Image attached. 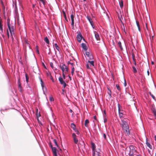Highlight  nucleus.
Masks as SVG:
<instances>
[{
    "label": "nucleus",
    "instance_id": "nucleus-1",
    "mask_svg": "<svg viewBox=\"0 0 156 156\" xmlns=\"http://www.w3.org/2000/svg\"><path fill=\"white\" fill-rule=\"evenodd\" d=\"M7 24L8 27V29H7V34L8 37H9V31L11 36L12 41L14 40L13 35H14L15 29V22H14L10 21L9 19L7 20Z\"/></svg>",
    "mask_w": 156,
    "mask_h": 156
},
{
    "label": "nucleus",
    "instance_id": "nucleus-2",
    "mask_svg": "<svg viewBox=\"0 0 156 156\" xmlns=\"http://www.w3.org/2000/svg\"><path fill=\"white\" fill-rule=\"evenodd\" d=\"M122 128L124 130L127 134H129V127L127 122L124 120H122Z\"/></svg>",
    "mask_w": 156,
    "mask_h": 156
},
{
    "label": "nucleus",
    "instance_id": "nucleus-3",
    "mask_svg": "<svg viewBox=\"0 0 156 156\" xmlns=\"http://www.w3.org/2000/svg\"><path fill=\"white\" fill-rule=\"evenodd\" d=\"M60 67L62 73H67L68 72V68L65 64H63L62 66H61Z\"/></svg>",
    "mask_w": 156,
    "mask_h": 156
},
{
    "label": "nucleus",
    "instance_id": "nucleus-4",
    "mask_svg": "<svg viewBox=\"0 0 156 156\" xmlns=\"http://www.w3.org/2000/svg\"><path fill=\"white\" fill-rule=\"evenodd\" d=\"M129 148L130 151L129 154H131L133 153V154L134 155L135 153L136 152V150H135L134 147L132 145H131L129 146Z\"/></svg>",
    "mask_w": 156,
    "mask_h": 156
},
{
    "label": "nucleus",
    "instance_id": "nucleus-5",
    "mask_svg": "<svg viewBox=\"0 0 156 156\" xmlns=\"http://www.w3.org/2000/svg\"><path fill=\"white\" fill-rule=\"evenodd\" d=\"M58 80L59 81L60 83L61 84L63 85L64 87H65L66 86V84L65 81L63 80L62 78L61 77V76H60L59 77Z\"/></svg>",
    "mask_w": 156,
    "mask_h": 156
},
{
    "label": "nucleus",
    "instance_id": "nucleus-6",
    "mask_svg": "<svg viewBox=\"0 0 156 156\" xmlns=\"http://www.w3.org/2000/svg\"><path fill=\"white\" fill-rule=\"evenodd\" d=\"M72 135L74 143L77 144L78 142V140L76 138V136L75 133H73Z\"/></svg>",
    "mask_w": 156,
    "mask_h": 156
},
{
    "label": "nucleus",
    "instance_id": "nucleus-7",
    "mask_svg": "<svg viewBox=\"0 0 156 156\" xmlns=\"http://www.w3.org/2000/svg\"><path fill=\"white\" fill-rule=\"evenodd\" d=\"M86 55L89 58V59L92 60L93 59V56L91 54L88 52H86Z\"/></svg>",
    "mask_w": 156,
    "mask_h": 156
},
{
    "label": "nucleus",
    "instance_id": "nucleus-8",
    "mask_svg": "<svg viewBox=\"0 0 156 156\" xmlns=\"http://www.w3.org/2000/svg\"><path fill=\"white\" fill-rule=\"evenodd\" d=\"M52 150L54 156H58L56 148L55 147H52Z\"/></svg>",
    "mask_w": 156,
    "mask_h": 156
},
{
    "label": "nucleus",
    "instance_id": "nucleus-9",
    "mask_svg": "<svg viewBox=\"0 0 156 156\" xmlns=\"http://www.w3.org/2000/svg\"><path fill=\"white\" fill-rule=\"evenodd\" d=\"M77 38L78 41L80 42L81 41L82 38H83V37L82 35L80 33L77 35Z\"/></svg>",
    "mask_w": 156,
    "mask_h": 156
},
{
    "label": "nucleus",
    "instance_id": "nucleus-10",
    "mask_svg": "<svg viewBox=\"0 0 156 156\" xmlns=\"http://www.w3.org/2000/svg\"><path fill=\"white\" fill-rule=\"evenodd\" d=\"M94 34L96 40L99 41L100 40V38L99 34L95 31H94Z\"/></svg>",
    "mask_w": 156,
    "mask_h": 156
},
{
    "label": "nucleus",
    "instance_id": "nucleus-11",
    "mask_svg": "<svg viewBox=\"0 0 156 156\" xmlns=\"http://www.w3.org/2000/svg\"><path fill=\"white\" fill-rule=\"evenodd\" d=\"M93 156H100V153L99 151H93Z\"/></svg>",
    "mask_w": 156,
    "mask_h": 156
},
{
    "label": "nucleus",
    "instance_id": "nucleus-12",
    "mask_svg": "<svg viewBox=\"0 0 156 156\" xmlns=\"http://www.w3.org/2000/svg\"><path fill=\"white\" fill-rule=\"evenodd\" d=\"M145 31L146 35H147V36L151 37V35L148 29H147V30H146V29L145 28Z\"/></svg>",
    "mask_w": 156,
    "mask_h": 156
},
{
    "label": "nucleus",
    "instance_id": "nucleus-13",
    "mask_svg": "<svg viewBox=\"0 0 156 156\" xmlns=\"http://www.w3.org/2000/svg\"><path fill=\"white\" fill-rule=\"evenodd\" d=\"M71 127L76 132V125L73 123H71Z\"/></svg>",
    "mask_w": 156,
    "mask_h": 156
},
{
    "label": "nucleus",
    "instance_id": "nucleus-14",
    "mask_svg": "<svg viewBox=\"0 0 156 156\" xmlns=\"http://www.w3.org/2000/svg\"><path fill=\"white\" fill-rule=\"evenodd\" d=\"M41 87H42V89L44 93V94H45V92H44V84L43 82L42 81L41 79ZM44 88H45V89H46V88L45 87H44Z\"/></svg>",
    "mask_w": 156,
    "mask_h": 156
},
{
    "label": "nucleus",
    "instance_id": "nucleus-15",
    "mask_svg": "<svg viewBox=\"0 0 156 156\" xmlns=\"http://www.w3.org/2000/svg\"><path fill=\"white\" fill-rule=\"evenodd\" d=\"M89 123V121L88 119H86L85 121V126L87 127H88V124Z\"/></svg>",
    "mask_w": 156,
    "mask_h": 156
},
{
    "label": "nucleus",
    "instance_id": "nucleus-16",
    "mask_svg": "<svg viewBox=\"0 0 156 156\" xmlns=\"http://www.w3.org/2000/svg\"><path fill=\"white\" fill-rule=\"evenodd\" d=\"M87 62H88V63H90V64L91 65V66L93 67L94 66V61L88 60Z\"/></svg>",
    "mask_w": 156,
    "mask_h": 156
},
{
    "label": "nucleus",
    "instance_id": "nucleus-17",
    "mask_svg": "<svg viewBox=\"0 0 156 156\" xmlns=\"http://www.w3.org/2000/svg\"><path fill=\"white\" fill-rule=\"evenodd\" d=\"M82 47L83 49L85 50H87V47L86 46V44L85 43H82L81 44Z\"/></svg>",
    "mask_w": 156,
    "mask_h": 156
},
{
    "label": "nucleus",
    "instance_id": "nucleus-18",
    "mask_svg": "<svg viewBox=\"0 0 156 156\" xmlns=\"http://www.w3.org/2000/svg\"><path fill=\"white\" fill-rule=\"evenodd\" d=\"M91 147L92 148L93 151H95V149L96 147H95V145L93 143H92L91 144Z\"/></svg>",
    "mask_w": 156,
    "mask_h": 156
},
{
    "label": "nucleus",
    "instance_id": "nucleus-19",
    "mask_svg": "<svg viewBox=\"0 0 156 156\" xmlns=\"http://www.w3.org/2000/svg\"><path fill=\"white\" fill-rule=\"evenodd\" d=\"M87 18L90 23H91L93 22V21L91 18V17L90 16H87Z\"/></svg>",
    "mask_w": 156,
    "mask_h": 156
},
{
    "label": "nucleus",
    "instance_id": "nucleus-20",
    "mask_svg": "<svg viewBox=\"0 0 156 156\" xmlns=\"http://www.w3.org/2000/svg\"><path fill=\"white\" fill-rule=\"evenodd\" d=\"M44 41L46 42V43L48 44H49V41L48 38L47 37H46L44 39Z\"/></svg>",
    "mask_w": 156,
    "mask_h": 156
},
{
    "label": "nucleus",
    "instance_id": "nucleus-21",
    "mask_svg": "<svg viewBox=\"0 0 156 156\" xmlns=\"http://www.w3.org/2000/svg\"><path fill=\"white\" fill-rule=\"evenodd\" d=\"M136 25H137V27L138 28V30L139 31H140V26L139 22L137 21H136Z\"/></svg>",
    "mask_w": 156,
    "mask_h": 156
},
{
    "label": "nucleus",
    "instance_id": "nucleus-22",
    "mask_svg": "<svg viewBox=\"0 0 156 156\" xmlns=\"http://www.w3.org/2000/svg\"><path fill=\"white\" fill-rule=\"evenodd\" d=\"M118 44L121 50H123V48L122 46L121 42L120 41H119L118 42Z\"/></svg>",
    "mask_w": 156,
    "mask_h": 156
},
{
    "label": "nucleus",
    "instance_id": "nucleus-23",
    "mask_svg": "<svg viewBox=\"0 0 156 156\" xmlns=\"http://www.w3.org/2000/svg\"><path fill=\"white\" fill-rule=\"evenodd\" d=\"M54 45H55V46L56 48V49L59 51V47L58 46V45H57V43H55V44H54Z\"/></svg>",
    "mask_w": 156,
    "mask_h": 156
},
{
    "label": "nucleus",
    "instance_id": "nucleus-24",
    "mask_svg": "<svg viewBox=\"0 0 156 156\" xmlns=\"http://www.w3.org/2000/svg\"><path fill=\"white\" fill-rule=\"evenodd\" d=\"M153 113L155 117V119H156V110L154 108L153 110Z\"/></svg>",
    "mask_w": 156,
    "mask_h": 156
},
{
    "label": "nucleus",
    "instance_id": "nucleus-25",
    "mask_svg": "<svg viewBox=\"0 0 156 156\" xmlns=\"http://www.w3.org/2000/svg\"><path fill=\"white\" fill-rule=\"evenodd\" d=\"M19 89L20 91V92H22V90H23L22 88L21 87V84L20 83H19Z\"/></svg>",
    "mask_w": 156,
    "mask_h": 156
},
{
    "label": "nucleus",
    "instance_id": "nucleus-26",
    "mask_svg": "<svg viewBox=\"0 0 156 156\" xmlns=\"http://www.w3.org/2000/svg\"><path fill=\"white\" fill-rule=\"evenodd\" d=\"M119 116L120 118H121L122 117V112H120L119 108Z\"/></svg>",
    "mask_w": 156,
    "mask_h": 156
},
{
    "label": "nucleus",
    "instance_id": "nucleus-27",
    "mask_svg": "<svg viewBox=\"0 0 156 156\" xmlns=\"http://www.w3.org/2000/svg\"><path fill=\"white\" fill-rule=\"evenodd\" d=\"M144 22H145V27H144V29H145V28L146 29V30H147V29H148V27H147V21L146 22L145 21V20L144 19Z\"/></svg>",
    "mask_w": 156,
    "mask_h": 156
},
{
    "label": "nucleus",
    "instance_id": "nucleus-28",
    "mask_svg": "<svg viewBox=\"0 0 156 156\" xmlns=\"http://www.w3.org/2000/svg\"><path fill=\"white\" fill-rule=\"evenodd\" d=\"M146 144L151 149L152 148V146L151 145H150V143H148L147 142V141H146Z\"/></svg>",
    "mask_w": 156,
    "mask_h": 156
},
{
    "label": "nucleus",
    "instance_id": "nucleus-29",
    "mask_svg": "<svg viewBox=\"0 0 156 156\" xmlns=\"http://www.w3.org/2000/svg\"><path fill=\"white\" fill-rule=\"evenodd\" d=\"M53 142L55 144V145H56L57 147H58V146L57 144L56 140V139H54Z\"/></svg>",
    "mask_w": 156,
    "mask_h": 156
},
{
    "label": "nucleus",
    "instance_id": "nucleus-30",
    "mask_svg": "<svg viewBox=\"0 0 156 156\" xmlns=\"http://www.w3.org/2000/svg\"><path fill=\"white\" fill-rule=\"evenodd\" d=\"M26 77V80L27 83L28 81L29 77L27 74H26L25 75Z\"/></svg>",
    "mask_w": 156,
    "mask_h": 156
},
{
    "label": "nucleus",
    "instance_id": "nucleus-31",
    "mask_svg": "<svg viewBox=\"0 0 156 156\" xmlns=\"http://www.w3.org/2000/svg\"><path fill=\"white\" fill-rule=\"evenodd\" d=\"M75 70V68L74 67H72V70L71 72V74L72 75H73L74 74V72Z\"/></svg>",
    "mask_w": 156,
    "mask_h": 156
},
{
    "label": "nucleus",
    "instance_id": "nucleus-32",
    "mask_svg": "<svg viewBox=\"0 0 156 156\" xmlns=\"http://www.w3.org/2000/svg\"><path fill=\"white\" fill-rule=\"evenodd\" d=\"M133 72L135 73H136L137 72V71L135 67L134 66L133 67Z\"/></svg>",
    "mask_w": 156,
    "mask_h": 156
},
{
    "label": "nucleus",
    "instance_id": "nucleus-33",
    "mask_svg": "<svg viewBox=\"0 0 156 156\" xmlns=\"http://www.w3.org/2000/svg\"><path fill=\"white\" fill-rule=\"evenodd\" d=\"M119 5L121 8H122L123 6V3L122 1L119 2Z\"/></svg>",
    "mask_w": 156,
    "mask_h": 156
},
{
    "label": "nucleus",
    "instance_id": "nucleus-34",
    "mask_svg": "<svg viewBox=\"0 0 156 156\" xmlns=\"http://www.w3.org/2000/svg\"><path fill=\"white\" fill-rule=\"evenodd\" d=\"M49 100L50 101H54V99L51 96L50 97Z\"/></svg>",
    "mask_w": 156,
    "mask_h": 156
},
{
    "label": "nucleus",
    "instance_id": "nucleus-35",
    "mask_svg": "<svg viewBox=\"0 0 156 156\" xmlns=\"http://www.w3.org/2000/svg\"><path fill=\"white\" fill-rule=\"evenodd\" d=\"M14 11L15 12L16 14H17L18 13V10L17 7H16L15 8H14Z\"/></svg>",
    "mask_w": 156,
    "mask_h": 156
},
{
    "label": "nucleus",
    "instance_id": "nucleus-36",
    "mask_svg": "<svg viewBox=\"0 0 156 156\" xmlns=\"http://www.w3.org/2000/svg\"><path fill=\"white\" fill-rule=\"evenodd\" d=\"M102 134L103 137L104 138V139L105 140H106L107 139V138H106V135L105 134V133H102Z\"/></svg>",
    "mask_w": 156,
    "mask_h": 156
},
{
    "label": "nucleus",
    "instance_id": "nucleus-37",
    "mask_svg": "<svg viewBox=\"0 0 156 156\" xmlns=\"http://www.w3.org/2000/svg\"><path fill=\"white\" fill-rule=\"evenodd\" d=\"M116 87L118 90H121V89L118 84L116 85Z\"/></svg>",
    "mask_w": 156,
    "mask_h": 156
},
{
    "label": "nucleus",
    "instance_id": "nucleus-38",
    "mask_svg": "<svg viewBox=\"0 0 156 156\" xmlns=\"http://www.w3.org/2000/svg\"><path fill=\"white\" fill-rule=\"evenodd\" d=\"M66 73H62V75L63 78L64 79H66L65 74H66Z\"/></svg>",
    "mask_w": 156,
    "mask_h": 156
},
{
    "label": "nucleus",
    "instance_id": "nucleus-39",
    "mask_svg": "<svg viewBox=\"0 0 156 156\" xmlns=\"http://www.w3.org/2000/svg\"><path fill=\"white\" fill-rule=\"evenodd\" d=\"M46 74L48 76H50L51 77V76L50 73L49 72H47Z\"/></svg>",
    "mask_w": 156,
    "mask_h": 156
},
{
    "label": "nucleus",
    "instance_id": "nucleus-40",
    "mask_svg": "<svg viewBox=\"0 0 156 156\" xmlns=\"http://www.w3.org/2000/svg\"><path fill=\"white\" fill-rule=\"evenodd\" d=\"M70 17L71 18V20H74V16L73 15H72V14L71 15Z\"/></svg>",
    "mask_w": 156,
    "mask_h": 156
},
{
    "label": "nucleus",
    "instance_id": "nucleus-41",
    "mask_svg": "<svg viewBox=\"0 0 156 156\" xmlns=\"http://www.w3.org/2000/svg\"><path fill=\"white\" fill-rule=\"evenodd\" d=\"M132 58H133V61H135V59L134 58V57H135L133 53H132Z\"/></svg>",
    "mask_w": 156,
    "mask_h": 156
},
{
    "label": "nucleus",
    "instance_id": "nucleus-42",
    "mask_svg": "<svg viewBox=\"0 0 156 156\" xmlns=\"http://www.w3.org/2000/svg\"><path fill=\"white\" fill-rule=\"evenodd\" d=\"M50 64V66L51 67L52 69H54V66H53V63L52 62H51Z\"/></svg>",
    "mask_w": 156,
    "mask_h": 156
},
{
    "label": "nucleus",
    "instance_id": "nucleus-43",
    "mask_svg": "<svg viewBox=\"0 0 156 156\" xmlns=\"http://www.w3.org/2000/svg\"><path fill=\"white\" fill-rule=\"evenodd\" d=\"M41 1L42 3L44 5L45 4V0H40Z\"/></svg>",
    "mask_w": 156,
    "mask_h": 156
},
{
    "label": "nucleus",
    "instance_id": "nucleus-44",
    "mask_svg": "<svg viewBox=\"0 0 156 156\" xmlns=\"http://www.w3.org/2000/svg\"><path fill=\"white\" fill-rule=\"evenodd\" d=\"M90 24L91 26L92 27V28L93 29H94V23H93V22L92 23H91Z\"/></svg>",
    "mask_w": 156,
    "mask_h": 156
},
{
    "label": "nucleus",
    "instance_id": "nucleus-45",
    "mask_svg": "<svg viewBox=\"0 0 156 156\" xmlns=\"http://www.w3.org/2000/svg\"><path fill=\"white\" fill-rule=\"evenodd\" d=\"M87 68L88 69H90V68L89 66V65L88 64V62H87V64L86 65Z\"/></svg>",
    "mask_w": 156,
    "mask_h": 156
},
{
    "label": "nucleus",
    "instance_id": "nucleus-46",
    "mask_svg": "<svg viewBox=\"0 0 156 156\" xmlns=\"http://www.w3.org/2000/svg\"><path fill=\"white\" fill-rule=\"evenodd\" d=\"M124 86L125 87H126V86L127 83L126 82V81L125 80H124Z\"/></svg>",
    "mask_w": 156,
    "mask_h": 156
},
{
    "label": "nucleus",
    "instance_id": "nucleus-47",
    "mask_svg": "<svg viewBox=\"0 0 156 156\" xmlns=\"http://www.w3.org/2000/svg\"><path fill=\"white\" fill-rule=\"evenodd\" d=\"M150 94L153 99H154L155 98V97L152 94H151V93H150Z\"/></svg>",
    "mask_w": 156,
    "mask_h": 156
},
{
    "label": "nucleus",
    "instance_id": "nucleus-48",
    "mask_svg": "<svg viewBox=\"0 0 156 156\" xmlns=\"http://www.w3.org/2000/svg\"><path fill=\"white\" fill-rule=\"evenodd\" d=\"M69 64H71V66H72V67H74L73 66V65H74V64L73 63H70V62H69Z\"/></svg>",
    "mask_w": 156,
    "mask_h": 156
},
{
    "label": "nucleus",
    "instance_id": "nucleus-49",
    "mask_svg": "<svg viewBox=\"0 0 156 156\" xmlns=\"http://www.w3.org/2000/svg\"><path fill=\"white\" fill-rule=\"evenodd\" d=\"M36 52L37 54H39V52L38 49H36Z\"/></svg>",
    "mask_w": 156,
    "mask_h": 156
},
{
    "label": "nucleus",
    "instance_id": "nucleus-50",
    "mask_svg": "<svg viewBox=\"0 0 156 156\" xmlns=\"http://www.w3.org/2000/svg\"><path fill=\"white\" fill-rule=\"evenodd\" d=\"M121 18H122V16H121V17H120V16H119V19L120 20V21H121L122 22V20H121Z\"/></svg>",
    "mask_w": 156,
    "mask_h": 156
},
{
    "label": "nucleus",
    "instance_id": "nucleus-51",
    "mask_svg": "<svg viewBox=\"0 0 156 156\" xmlns=\"http://www.w3.org/2000/svg\"><path fill=\"white\" fill-rule=\"evenodd\" d=\"M72 21V25H73L74 24V20H71Z\"/></svg>",
    "mask_w": 156,
    "mask_h": 156
},
{
    "label": "nucleus",
    "instance_id": "nucleus-52",
    "mask_svg": "<svg viewBox=\"0 0 156 156\" xmlns=\"http://www.w3.org/2000/svg\"><path fill=\"white\" fill-rule=\"evenodd\" d=\"M76 134H78V135L79 134V131H78L76 129Z\"/></svg>",
    "mask_w": 156,
    "mask_h": 156
},
{
    "label": "nucleus",
    "instance_id": "nucleus-53",
    "mask_svg": "<svg viewBox=\"0 0 156 156\" xmlns=\"http://www.w3.org/2000/svg\"><path fill=\"white\" fill-rule=\"evenodd\" d=\"M14 4V5H15L14 8H15L16 7H17L16 3H15Z\"/></svg>",
    "mask_w": 156,
    "mask_h": 156
},
{
    "label": "nucleus",
    "instance_id": "nucleus-54",
    "mask_svg": "<svg viewBox=\"0 0 156 156\" xmlns=\"http://www.w3.org/2000/svg\"><path fill=\"white\" fill-rule=\"evenodd\" d=\"M147 73L148 76L149 75V72L148 70L147 71Z\"/></svg>",
    "mask_w": 156,
    "mask_h": 156
},
{
    "label": "nucleus",
    "instance_id": "nucleus-55",
    "mask_svg": "<svg viewBox=\"0 0 156 156\" xmlns=\"http://www.w3.org/2000/svg\"><path fill=\"white\" fill-rule=\"evenodd\" d=\"M129 156H134V155L133 154V153H132V154H129Z\"/></svg>",
    "mask_w": 156,
    "mask_h": 156
},
{
    "label": "nucleus",
    "instance_id": "nucleus-56",
    "mask_svg": "<svg viewBox=\"0 0 156 156\" xmlns=\"http://www.w3.org/2000/svg\"><path fill=\"white\" fill-rule=\"evenodd\" d=\"M69 112L71 113H72V112H73V111L71 109H70L69 110Z\"/></svg>",
    "mask_w": 156,
    "mask_h": 156
},
{
    "label": "nucleus",
    "instance_id": "nucleus-57",
    "mask_svg": "<svg viewBox=\"0 0 156 156\" xmlns=\"http://www.w3.org/2000/svg\"><path fill=\"white\" fill-rule=\"evenodd\" d=\"M107 121V119H104V122H106Z\"/></svg>",
    "mask_w": 156,
    "mask_h": 156
},
{
    "label": "nucleus",
    "instance_id": "nucleus-58",
    "mask_svg": "<svg viewBox=\"0 0 156 156\" xmlns=\"http://www.w3.org/2000/svg\"><path fill=\"white\" fill-rule=\"evenodd\" d=\"M134 64L135 65H136V60H135V61H134Z\"/></svg>",
    "mask_w": 156,
    "mask_h": 156
},
{
    "label": "nucleus",
    "instance_id": "nucleus-59",
    "mask_svg": "<svg viewBox=\"0 0 156 156\" xmlns=\"http://www.w3.org/2000/svg\"><path fill=\"white\" fill-rule=\"evenodd\" d=\"M50 147L51 148V149H52V147H54L51 144L50 145Z\"/></svg>",
    "mask_w": 156,
    "mask_h": 156
},
{
    "label": "nucleus",
    "instance_id": "nucleus-60",
    "mask_svg": "<svg viewBox=\"0 0 156 156\" xmlns=\"http://www.w3.org/2000/svg\"><path fill=\"white\" fill-rule=\"evenodd\" d=\"M51 79L52 80V81L53 82L54 80H53V78H52V76H51Z\"/></svg>",
    "mask_w": 156,
    "mask_h": 156
},
{
    "label": "nucleus",
    "instance_id": "nucleus-61",
    "mask_svg": "<svg viewBox=\"0 0 156 156\" xmlns=\"http://www.w3.org/2000/svg\"><path fill=\"white\" fill-rule=\"evenodd\" d=\"M36 49H38V46H36Z\"/></svg>",
    "mask_w": 156,
    "mask_h": 156
},
{
    "label": "nucleus",
    "instance_id": "nucleus-62",
    "mask_svg": "<svg viewBox=\"0 0 156 156\" xmlns=\"http://www.w3.org/2000/svg\"><path fill=\"white\" fill-rule=\"evenodd\" d=\"M94 119H96V116H94Z\"/></svg>",
    "mask_w": 156,
    "mask_h": 156
},
{
    "label": "nucleus",
    "instance_id": "nucleus-63",
    "mask_svg": "<svg viewBox=\"0 0 156 156\" xmlns=\"http://www.w3.org/2000/svg\"><path fill=\"white\" fill-rule=\"evenodd\" d=\"M154 138H155V140L156 141V136H154Z\"/></svg>",
    "mask_w": 156,
    "mask_h": 156
},
{
    "label": "nucleus",
    "instance_id": "nucleus-64",
    "mask_svg": "<svg viewBox=\"0 0 156 156\" xmlns=\"http://www.w3.org/2000/svg\"><path fill=\"white\" fill-rule=\"evenodd\" d=\"M136 155V156H141V155Z\"/></svg>",
    "mask_w": 156,
    "mask_h": 156
}]
</instances>
